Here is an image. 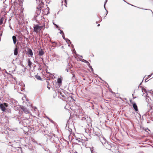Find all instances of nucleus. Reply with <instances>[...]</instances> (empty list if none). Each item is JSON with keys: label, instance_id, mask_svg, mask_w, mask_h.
<instances>
[{"label": "nucleus", "instance_id": "15", "mask_svg": "<svg viewBox=\"0 0 153 153\" xmlns=\"http://www.w3.org/2000/svg\"><path fill=\"white\" fill-rule=\"evenodd\" d=\"M100 141L101 142V141H102V140H104V143H106V140L104 137H101L100 138Z\"/></svg>", "mask_w": 153, "mask_h": 153}, {"label": "nucleus", "instance_id": "9", "mask_svg": "<svg viewBox=\"0 0 153 153\" xmlns=\"http://www.w3.org/2000/svg\"><path fill=\"white\" fill-rule=\"evenodd\" d=\"M148 94L146 95V96L145 97H146V102H148L147 106H148V105L149 103L150 102V101L151 100V99L148 96Z\"/></svg>", "mask_w": 153, "mask_h": 153}, {"label": "nucleus", "instance_id": "25", "mask_svg": "<svg viewBox=\"0 0 153 153\" xmlns=\"http://www.w3.org/2000/svg\"><path fill=\"white\" fill-rule=\"evenodd\" d=\"M76 140L78 141L79 143H80L81 142H82V141L81 140V139L79 138V139H76Z\"/></svg>", "mask_w": 153, "mask_h": 153}, {"label": "nucleus", "instance_id": "20", "mask_svg": "<svg viewBox=\"0 0 153 153\" xmlns=\"http://www.w3.org/2000/svg\"><path fill=\"white\" fill-rule=\"evenodd\" d=\"M61 34H62V36L63 38H65V35L63 33V32L62 31H61Z\"/></svg>", "mask_w": 153, "mask_h": 153}, {"label": "nucleus", "instance_id": "45", "mask_svg": "<svg viewBox=\"0 0 153 153\" xmlns=\"http://www.w3.org/2000/svg\"><path fill=\"white\" fill-rule=\"evenodd\" d=\"M53 135L54 136V137L55 136V134H53Z\"/></svg>", "mask_w": 153, "mask_h": 153}, {"label": "nucleus", "instance_id": "35", "mask_svg": "<svg viewBox=\"0 0 153 153\" xmlns=\"http://www.w3.org/2000/svg\"><path fill=\"white\" fill-rule=\"evenodd\" d=\"M53 24L56 27H58L57 26V25L56 24H54L53 22Z\"/></svg>", "mask_w": 153, "mask_h": 153}, {"label": "nucleus", "instance_id": "47", "mask_svg": "<svg viewBox=\"0 0 153 153\" xmlns=\"http://www.w3.org/2000/svg\"><path fill=\"white\" fill-rule=\"evenodd\" d=\"M1 41V39H0V41Z\"/></svg>", "mask_w": 153, "mask_h": 153}, {"label": "nucleus", "instance_id": "46", "mask_svg": "<svg viewBox=\"0 0 153 153\" xmlns=\"http://www.w3.org/2000/svg\"><path fill=\"white\" fill-rule=\"evenodd\" d=\"M48 118L49 120H50V119L49 118Z\"/></svg>", "mask_w": 153, "mask_h": 153}, {"label": "nucleus", "instance_id": "34", "mask_svg": "<svg viewBox=\"0 0 153 153\" xmlns=\"http://www.w3.org/2000/svg\"><path fill=\"white\" fill-rule=\"evenodd\" d=\"M12 38H16V37L15 36H13Z\"/></svg>", "mask_w": 153, "mask_h": 153}, {"label": "nucleus", "instance_id": "26", "mask_svg": "<svg viewBox=\"0 0 153 153\" xmlns=\"http://www.w3.org/2000/svg\"><path fill=\"white\" fill-rule=\"evenodd\" d=\"M89 67V68H90L91 69V71H93V68H92V66L91 65Z\"/></svg>", "mask_w": 153, "mask_h": 153}, {"label": "nucleus", "instance_id": "11", "mask_svg": "<svg viewBox=\"0 0 153 153\" xmlns=\"http://www.w3.org/2000/svg\"><path fill=\"white\" fill-rule=\"evenodd\" d=\"M151 110L152 109H151L150 110H149L146 113V115H148V116L150 117H151L152 116V113H151V112H152V111H151Z\"/></svg>", "mask_w": 153, "mask_h": 153}, {"label": "nucleus", "instance_id": "7", "mask_svg": "<svg viewBox=\"0 0 153 153\" xmlns=\"http://www.w3.org/2000/svg\"><path fill=\"white\" fill-rule=\"evenodd\" d=\"M11 104L13 106L15 107L16 106H17L18 104V102L15 100H12L10 101Z\"/></svg>", "mask_w": 153, "mask_h": 153}, {"label": "nucleus", "instance_id": "19", "mask_svg": "<svg viewBox=\"0 0 153 153\" xmlns=\"http://www.w3.org/2000/svg\"><path fill=\"white\" fill-rule=\"evenodd\" d=\"M35 77L36 79H37L38 80H41V77L39 76L36 75L35 76Z\"/></svg>", "mask_w": 153, "mask_h": 153}, {"label": "nucleus", "instance_id": "39", "mask_svg": "<svg viewBox=\"0 0 153 153\" xmlns=\"http://www.w3.org/2000/svg\"><path fill=\"white\" fill-rule=\"evenodd\" d=\"M66 71H67V72H68V69H67H67H66Z\"/></svg>", "mask_w": 153, "mask_h": 153}, {"label": "nucleus", "instance_id": "32", "mask_svg": "<svg viewBox=\"0 0 153 153\" xmlns=\"http://www.w3.org/2000/svg\"><path fill=\"white\" fill-rule=\"evenodd\" d=\"M91 153H94L93 152V150L92 149H91Z\"/></svg>", "mask_w": 153, "mask_h": 153}, {"label": "nucleus", "instance_id": "1", "mask_svg": "<svg viewBox=\"0 0 153 153\" xmlns=\"http://www.w3.org/2000/svg\"><path fill=\"white\" fill-rule=\"evenodd\" d=\"M74 127V123L73 121L69 119L67 122L65 128L68 130L69 132H71L72 131V129Z\"/></svg>", "mask_w": 153, "mask_h": 153}, {"label": "nucleus", "instance_id": "40", "mask_svg": "<svg viewBox=\"0 0 153 153\" xmlns=\"http://www.w3.org/2000/svg\"><path fill=\"white\" fill-rule=\"evenodd\" d=\"M92 103V107H93L94 106V105L92 104V103Z\"/></svg>", "mask_w": 153, "mask_h": 153}, {"label": "nucleus", "instance_id": "24", "mask_svg": "<svg viewBox=\"0 0 153 153\" xmlns=\"http://www.w3.org/2000/svg\"><path fill=\"white\" fill-rule=\"evenodd\" d=\"M13 39L14 43L15 44L17 41V39Z\"/></svg>", "mask_w": 153, "mask_h": 153}, {"label": "nucleus", "instance_id": "36", "mask_svg": "<svg viewBox=\"0 0 153 153\" xmlns=\"http://www.w3.org/2000/svg\"><path fill=\"white\" fill-rule=\"evenodd\" d=\"M34 109L35 110H36L37 109V108L36 107H34Z\"/></svg>", "mask_w": 153, "mask_h": 153}, {"label": "nucleus", "instance_id": "16", "mask_svg": "<svg viewBox=\"0 0 153 153\" xmlns=\"http://www.w3.org/2000/svg\"><path fill=\"white\" fill-rule=\"evenodd\" d=\"M14 55H17L18 54V49L17 48H15L14 51Z\"/></svg>", "mask_w": 153, "mask_h": 153}, {"label": "nucleus", "instance_id": "29", "mask_svg": "<svg viewBox=\"0 0 153 153\" xmlns=\"http://www.w3.org/2000/svg\"><path fill=\"white\" fill-rule=\"evenodd\" d=\"M76 55L77 56H80V57H82V56L80 55H79V54H76Z\"/></svg>", "mask_w": 153, "mask_h": 153}, {"label": "nucleus", "instance_id": "27", "mask_svg": "<svg viewBox=\"0 0 153 153\" xmlns=\"http://www.w3.org/2000/svg\"><path fill=\"white\" fill-rule=\"evenodd\" d=\"M86 63H87V65H88L89 67L91 66L90 63L88 61H87V62Z\"/></svg>", "mask_w": 153, "mask_h": 153}, {"label": "nucleus", "instance_id": "22", "mask_svg": "<svg viewBox=\"0 0 153 153\" xmlns=\"http://www.w3.org/2000/svg\"><path fill=\"white\" fill-rule=\"evenodd\" d=\"M6 112H8V113H11V110L10 109H7V108H6Z\"/></svg>", "mask_w": 153, "mask_h": 153}, {"label": "nucleus", "instance_id": "12", "mask_svg": "<svg viewBox=\"0 0 153 153\" xmlns=\"http://www.w3.org/2000/svg\"><path fill=\"white\" fill-rule=\"evenodd\" d=\"M28 54L30 56H32L33 55V53L32 50L30 49H29L28 51Z\"/></svg>", "mask_w": 153, "mask_h": 153}, {"label": "nucleus", "instance_id": "44", "mask_svg": "<svg viewBox=\"0 0 153 153\" xmlns=\"http://www.w3.org/2000/svg\"><path fill=\"white\" fill-rule=\"evenodd\" d=\"M98 26H100V24H99L98 25Z\"/></svg>", "mask_w": 153, "mask_h": 153}, {"label": "nucleus", "instance_id": "21", "mask_svg": "<svg viewBox=\"0 0 153 153\" xmlns=\"http://www.w3.org/2000/svg\"><path fill=\"white\" fill-rule=\"evenodd\" d=\"M142 91L143 92H145L146 93V94H147L146 90V89H145L144 88H142Z\"/></svg>", "mask_w": 153, "mask_h": 153}, {"label": "nucleus", "instance_id": "28", "mask_svg": "<svg viewBox=\"0 0 153 153\" xmlns=\"http://www.w3.org/2000/svg\"><path fill=\"white\" fill-rule=\"evenodd\" d=\"M48 82V86H47V88H48V89L49 90V89H50V87H48V85L49 84V82Z\"/></svg>", "mask_w": 153, "mask_h": 153}, {"label": "nucleus", "instance_id": "3", "mask_svg": "<svg viewBox=\"0 0 153 153\" xmlns=\"http://www.w3.org/2000/svg\"><path fill=\"white\" fill-rule=\"evenodd\" d=\"M42 28V26H39L38 25H34V26L33 27V30L35 32L37 33L38 31H39L41 30Z\"/></svg>", "mask_w": 153, "mask_h": 153}, {"label": "nucleus", "instance_id": "17", "mask_svg": "<svg viewBox=\"0 0 153 153\" xmlns=\"http://www.w3.org/2000/svg\"><path fill=\"white\" fill-rule=\"evenodd\" d=\"M28 65L31 68V66L32 64V62L30 61V60L29 59L28 61Z\"/></svg>", "mask_w": 153, "mask_h": 153}, {"label": "nucleus", "instance_id": "41", "mask_svg": "<svg viewBox=\"0 0 153 153\" xmlns=\"http://www.w3.org/2000/svg\"><path fill=\"white\" fill-rule=\"evenodd\" d=\"M99 78H100V79L102 80V79H101L100 77Z\"/></svg>", "mask_w": 153, "mask_h": 153}, {"label": "nucleus", "instance_id": "14", "mask_svg": "<svg viewBox=\"0 0 153 153\" xmlns=\"http://www.w3.org/2000/svg\"><path fill=\"white\" fill-rule=\"evenodd\" d=\"M57 82L59 85V86H60L61 85V83L62 82V79L60 78H58L57 79Z\"/></svg>", "mask_w": 153, "mask_h": 153}, {"label": "nucleus", "instance_id": "30", "mask_svg": "<svg viewBox=\"0 0 153 153\" xmlns=\"http://www.w3.org/2000/svg\"><path fill=\"white\" fill-rule=\"evenodd\" d=\"M153 74V73H152L151 75H149L148 76V77L149 78Z\"/></svg>", "mask_w": 153, "mask_h": 153}, {"label": "nucleus", "instance_id": "2", "mask_svg": "<svg viewBox=\"0 0 153 153\" xmlns=\"http://www.w3.org/2000/svg\"><path fill=\"white\" fill-rule=\"evenodd\" d=\"M42 0H36V3L39 4V6L37 8L36 12L38 14H40V13L41 8L44 5L43 2L42 1Z\"/></svg>", "mask_w": 153, "mask_h": 153}, {"label": "nucleus", "instance_id": "23", "mask_svg": "<svg viewBox=\"0 0 153 153\" xmlns=\"http://www.w3.org/2000/svg\"><path fill=\"white\" fill-rule=\"evenodd\" d=\"M80 60L82 62H84L85 63H86V62H87V61H86V60H85L84 59H80Z\"/></svg>", "mask_w": 153, "mask_h": 153}, {"label": "nucleus", "instance_id": "6", "mask_svg": "<svg viewBox=\"0 0 153 153\" xmlns=\"http://www.w3.org/2000/svg\"><path fill=\"white\" fill-rule=\"evenodd\" d=\"M21 109L24 111V112L26 114H28L29 113V110L25 107L22 106H21Z\"/></svg>", "mask_w": 153, "mask_h": 153}, {"label": "nucleus", "instance_id": "13", "mask_svg": "<svg viewBox=\"0 0 153 153\" xmlns=\"http://www.w3.org/2000/svg\"><path fill=\"white\" fill-rule=\"evenodd\" d=\"M94 134H95L98 137L100 136V134L95 130H94Z\"/></svg>", "mask_w": 153, "mask_h": 153}, {"label": "nucleus", "instance_id": "18", "mask_svg": "<svg viewBox=\"0 0 153 153\" xmlns=\"http://www.w3.org/2000/svg\"><path fill=\"white\" fill-rule=\"evenodd\" d=\"M4 19L3 17H2L0 19V25H1L3 24V21Z\"/></svg>", "mask_w": 153, "mask_h": 153}, {"label": "nucleus", "instance_id": "37", "mask_svg": "<svg viewBox=\"0 0 153 153\" xmlns=\"http://www.w3.org/2000/svg\"><path fill=\"white\" fill-rule=\"evenodd\" d=\"M147 79H145V82H146L147 81H146Z\"/></svg>", "mask_w": 153, "mask_h": 153}, {"label": "nucleus", "instance_id": "4", "mask_svg": "<svg viewBox=\"0 0 153 153\" xmlns=\"http://www.w3.org/2000/svg\"><path fill=\"white\" fill-rule=\"evenodd\" d=\"M8 104L6 103L0 104V108L3 111H6V108L8 107Z\"/></svg>", "mask_w": 153, "mask_h": 153}, {"label": "nucleus", "instance_id": "33", "mask_svg": "<svg viewBox=\"0 0 153 153\" xmlns=\"http://www.w3.org/2000/svg\"><path fill=\"white\" fill-rule=\"evenodd\" d=\"M65 2L66 3L65 6L67 7L66 4H67V0H65Z\"/></svg>", "mask_w": 153, "mask_h": 153}, {"label": "nucleus", "instance_id": "43", "mask_svg": "<svg viewBox=\"0 0 153 153\" xmlns=\"http://www.w3.org/2000/svg\"><path fill=\"white\" fill-rule=\"evenodd\" d=\"M102 142H104V140H102Z\"/></svg>", "mask_w": 153, "mask_h": 153}, {"label": "nucleus", "instance_id": "8", "mask_svg": "<svg viewBox=\"0 0 153 153\" xmlns=\"http://www.w3.org/2000/svg\"><path fill=\"white\" fill-rule=\"evenodd\" d=\"M38 53L40 56L43 55L44 54V52L42 49H39Z\"/></svg>", "mask_w": 153, "mask_h": 153}, {"label": "nucleus", "instance_id": "38", "mask_svg": "<svg viewBox=\"0 0 153 153\" xmlns=\"http://www.w3.org/2000/svg\"><path fill=\"white\" fill-rule=\"evenodd\" d=\"M74 53H75V54H76V51H75V50H74Z\"/></svg>", "mask_w": 153, "mask_h": 153}, {"label": "nucleus", "instance_id": "42", "mask_svg": "<svg viewBox=\"0 0 153 153\" xmlns=\"http://www.w3.org/2000/svg\"><path fill=\"white\" fill-rule=\"evenodd\" d=\"M65 39L66 40V39Z\"/></svg>", "mask_w": 153, "mask_h": 153}, {"label": "nucleus", "instance_id": "10", "mask_svg": "<svg viewBox=\"0 0 153 153\" xmlns=\"http://www.w3.org/2000/svg\"><path fill=\"white\" fill-rule=\"evenodd\" d=\"M133 107L135 111H138L137 106L136 105V104L135 103H134L133 104Z\"/></svg>", "mask_w": 153, "mask_h": 153}, {"label": "nucleus", "instance_id": "31", "mask_svg": "<svg viewBox=\"0 0 153 153\" xmlns=\"http://www.w3.org/2000/svg\"><path fill=\"white\" fill-rule=\"evenodd\" d=\"M72 75H73L72 78H73V79H74V78H75V76L74 74H72Z\"/></svg>", "mask_w": 153, "mask_h": 153}, {"label": "nucleus", "instance_id": "5", "mask_svg": "<svg viewBox=\"0 0 153 153\" xmlns=\"http://www.w3.org/2000/svg\"><path fill=\"white\" fill-rule=\"evenodd\" d=\"M101 143L107 149L109 150H111V146L110 144H109L108 143H103V142L102 141H101Z\"/></svg>", "mask_w": 153, "mask_h": 153}]
</instances>
